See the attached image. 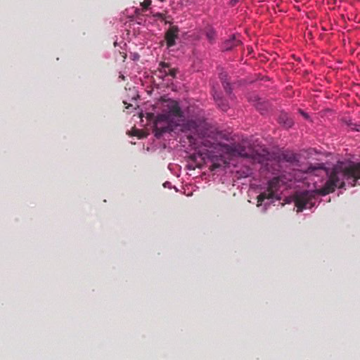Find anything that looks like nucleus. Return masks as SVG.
I'll list each match as a JSON object with an SVG mask.
<instances>
[{
	"label": "nucleus",
	"mask_w": 360,
	"mask_h": 360,
	"mask_svg": "<svg viewBox=\"0 0 360 360\" xmlns=\"http://www.w3.org/2000/svg\"><path fill=\"white\" fill-rule=\"evenodd\" d=\"M161 112L153 124L155 136L174 132L188 136L191 146L195 150L193 158L186 165L188 170H194L203 164L210 163L214 168L227 164L226 158H247L248 151L240 144H221L206 120L199 115H190L189 107L183 108L177 100L162 97L160 101Z\"/></svg>",
	"instance_id": "f257e3e1"
},
{
	"label": "nucleus",
	"mask_w": 360,
	"mask_h": 360,
	"mask_svg": "<svg viewBox=\"0 0 360 360\" xmlns=\"http://www.w3.org/2000/svg\"><path fill=\"white\" fill-rule=\"evenodd\" d=\"M267 181V193L258 196L257 206L266 207L274 198L279 199L281 193L295 187L307 186L309 189L297 191L295 203L297 212L311 209L319 201V195L332 193L336 188H342L345 181L350 186L360 184V162H338L328 172L322 164L309 167L306 171L293 170L292 173L282 174L272 177Z\"/></svg>",
	"instance_id": "f03ea898"
},
{
	"label": "nucleus",
	"mask_w": 360,
	"mask_h": 360,
	"mask_svg": "<svg viewBox=\"0 0 360 360\" xmlns=\"http://www.w3.org/2000/svg\"><path fill=\"white\" fill-rule=\"evenodd\" d=\"M253 160L262 165L261 173L267 176L277 175L280 171L281 164L283 162L294 163L297 161V155L289 151H285L276 155L269 153L259 143L250 145L249 143V160Z\"/></svg>",
	"instance_id": "7ed1b4c3"
},
{
	"label": "nucleus",
	"mask_w": 360,
	"mask_h": 360,
	"mask_svg": "<svg viewBox=\"0 0 360 360\" xmlns=\"http://www.w3.org/2000/svg\"><path fill=\"white\" fill-rule=\"evenodd\" d=\"M153 17L155 19L160 20L161 22H164L165 24L172 25V18L170 16H167L163 13H155L153 14ZM178 27L174 25H170L169 30L167 31L165 34V38L167 40V44L168 47H171L175 45L176 39H178Z\"/></svg>",
	"instance_id": "20e7f679"
},
{
	"label": "nucleus",
	"mask_w": 360,
	"mask_h": 360,
	"mask_svg": "<svg viewBox=\"0 0 360 360\" xmlns=\"http://www.w3.org/2000/svg\"><path fill=\"white\" fill-rule=\"evenodd\" d=\"M213 97L216 103L221 110L226 111L228 110L229 105L227 102L221 96V94L215 91L214 89H213Z\"/></svg>",
	"instance_id": "39448f33"
},
{
	"label": "nucleus",
	"mask_w": 360,
	"mask_h": 360,
	"mask_svg": "<svg viewBox=\"0 0 360 360\" xmlns=\"http://www.w3.org/2000/svg\"><path fill=\"white\" fill-rule=\"evenodd\" d=\"M160 66L159 72L160 75L159 77H163L167 75H170L171 77H174L176 76V70L174 69L169 68L167 64L161 63Z\"/></svg>",
	"instance_id": "423d86ee"
},
{
	"label": "nucleus",
	"mask_w": 360,
	"mask_h": 360,
	"mask_svg": "<svg viewBox=\"0 0 360 360\" xmlns=\"http://www.w3.org/2000/svg\"><path fill=\"white\" fill-rule=\"evenodd\" d=\"M278 123L283 127L288 129L293 125V120L288 116L287 113L282 112L278 119Z\"/></svg>",
	"instance_id": "0eeeda50"
},
{
	"label": "nucleus",
	"mask_w": 360,
	"mask_h": 360,
	"mask_svg": "<svg viewBox=\"0 0 360 360\" xmlns=\"http://www.w3.org/2000/svg\"><path fill=\"white\" fill-rule=\"evenodd\" d=\"M240 44V40L236 39V36H232L229 39L226 40L222 44V49L224 51H229L233 46H236Z\"/></svg>",
	"instance_id": "6e6552de"
},
{
	"label": "nucleus",
	"mask_w": 360,
	"mask_h": 360,
	"mask_svg": "<svg viewBox=\"0 0 360 360\" xmlns=\"http://www.w3.org/2000/svg\"><path fill=\"white\" fill-rule=\"evenodd\" d=\"M220 79L222 82L223 87L228 94H231L232 89L231 84L227 81V75L224 73L220 74Z\"/></svg>",
	"instance_id": "1a4fd4ad"
},
{
	"label": "nucleus",
	"mask_w": 360,
	"mask_h": 360,
	"mask_svg": "<svg viewBox=\"0 0 360 360\" xmlns=\"http://www.w3.org/2000/svg\"><path fill=\"white\" fill-rule=\"evenodd\" d=\"M151 1L150 0H145L143 3L141 4V8H136L134 9V13L136 15H141V13L146 10L150 6Z\"/></svg>",
	"instance_id": "9d476101"
},
{
	"label": "nucleus",
	"mask_w": 360,
	"mask_h": 360,
	"mask_svg": "<svg viewBox=\"0 0 360 360\" xmlns=\"http://www.w3.org/2000/svg\"><path fill=\"white\" fill-rule=\"evenodd\" d=\"M206 37L212 42L215 38V31L212 28H209L206 32Z\"/></svg>",
	"instance_id": "9b49d317"
},
{
	"label": "nucleus",
	"mask_w": 360,
	"mask_h": 360,
	"mask_svg": "<svg viewBox=\"0 0 360 360\" xmlns=\"http://www.w3.org/2000/svg\"><path fill=\"white\" fill-rule=\"evenodd\" d=\"M129 134L131 136H138L139 138H141L143 136V132L137 129H132Z\"/></svg>",
	"instance_id": "f8f14e48"
},
{
	"label": "nucleus",
	"mask_w": 360,
	"mask_h": 360,
	"mask_svg": "<svg viewBox=\"0 0 360 360\" xmlns=\"http://www.w3.org/2000/svg\"><path fill=\"white\" fill-rule=\"evenodd\" d=\"M130 58L134 60V61H136V60H139V58H140V56L138 53H130V56H129Z\"/></svg>",
	"instance_id": "ddd939ff"
},
{
	"label": "nucleus",
	"mask_w": 360,
	"mask_h": 360,
	"mask_svg": "<svg viewBox=\"0 0 360 360\" xmlns=\"http://www.w3.org/2000/svg\"><path fill=\"white\" fill-rule=\"evenodd\" d=\"M114 46H115V47H117V46H120V49H121L122 50H123V49H124V48L127 46V44H126V42H124V41H120V43H118V42H117V41H115L114 42Z\"/></svg>",
	"instance_id": "4468645a"
},
{
	"label": "nucleus",
	"mask_w": 360,
	"mask_h": 360,
	"mask_svg": "<svg viewBox=\"0 0 360 360\" xmlns=\"http://www.w3.org/2000/svg\"><path fill=\"white\" fill-rule=\"evenodd\" d=\"M163 186L165 188H172V184L169 181H165L164 184H163Z\"/></svg>",
	"instance_id": "2eb2a0df"
},
{
	"label": "nucleus",
	"mask_w": 360,
	"mask_h": 360,
	"mask_svg": "<svg viewBox=\"0 0 360 360\" xmlns=\"http://www.w3.org/2000/svg\"><path fill=\"white\" fill-rule=\"evenodd\" d=\"M300 113L304 116V117L305 119H308L309 116L307 113H305L304 112L302 111V110H300Z\"/></svg>",
	"instance_id": "dca6fc26"
},
{
	"label": "nucleus",
	"mask_w": 360,
	"mask_h": 360,
	"mask_svg": "<svg viewBox=\"0 0 360 360\" xmlns=\"http://www.w3.org/2000/svg\"><path fill=\"white\" fill-rule=\"evenodd\" d=\"M124 103L125 105H127V106L126 107V108L129 109L130 107H133V105L132 104H127V101H124Z\"/></svg>",
	"instance_id": "f3484780"
},
{
	"label": "nucleus",
	"mask_w": 360,
	"mask_h": 360,
	"mask_svg": "<svg viewBox=\"0 0 360 360\" xmlns=\"http://www.w3.org/2000/svg\"><path fill=\"white\" fill-rule=\"evenodd\" d=\"M120 54H122V57H123L124 58H126V57H127V53H126L125 52L120 51Z\"/></svg>",
	"instance_id": "a211bd4d"
},
{
	"label": "nucleus",
	"mask_w": 360,
	"mask_h": 360,
	"mask_svg": "<svg viewBox=\"0 0 360 360\" xmlns=\"http://www.w3.org/2000/svg\"><path fill=\"white\" fill-rule=\"evenodd\" d=\"M119 78L121 79L122 80H124V76L123 74L122 73H120V76H119Z\"/></svg>",
	"instance_id": "6ab92c4d"
},
{
	"label": "nucleus",
	"mask_w": 360,
	"mask_h": 360,
	"mask_svg": "<svg viewBox=\"0 0 360 360\" xmlns=\"http://www.w3.org/2000/svg\"><path fill=\"white\" fill-rule=\"evenodd\" d=\"M236 2H237V1H236V0H231V5H232V6L235 5V4H236Z\"/></svg>",
	"instance_id": "aec40b11"
},
{
	"label": "nucleus",
	"mask_w": 360,
	"mask_h": 360,
	"mask_svg": "<svg viewBox=\"0 0 360 360\" xmlns=\"http://www.w3.org/2000/svg\"><path fill=\"white\" fill-rule=\"evenodd\" d=\"M136 97H139L138 94L134 95L132 97V100L135 101L136 99Z\"/></svg>",
	"instance_id": "412c9836"
},
{
	"label": "nucleus",
	"mask_w": 360,
	"mask_h": 360,
	"mask_svg": "<svg viewBox=\"0 0 360 360\" xmlns=\"http://www.w3.org/2000/svg\"><path fill=\"white\" fill-rule=\"evenodd\" d=\"M355 130L357 131H360V125H359L356 128H355Z\"/></svg>",
	"instance_id": "4be33fe9"
},
{
	"label": "nucleus",
	"mask_w": 360,
	"mask_h": 360,
	"mask_svg": "<svg viewBox=\"0 0 360 360\" xmlns=\"http://www.w3.org/2000/svg\"><path fill=\"white\" fill-rule=\"evenodd\" d=\"M159 1H161V2H163V1H165V0H159Z\"/></svg>",
	"instance_id": "5701e85b"
}]
</instances>
